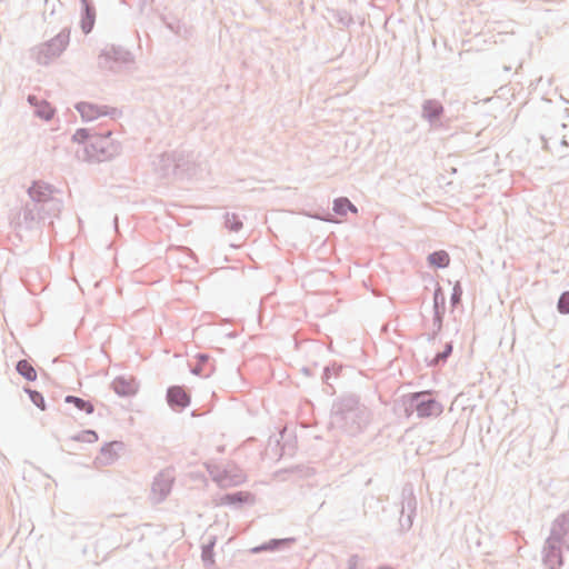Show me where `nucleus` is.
I'll return each instance as SVG.
<instances>
[{
    "instance_id": "nucleus-42",
    "label": "nucleus",
    "mask_w": 569,
    "mask_h": 569,
    "mask_svg": "<svg viewBox=\"0 0 569 569\" xmlns=\"http://www.w3.org/2000/svg\"><path fill=\"white\" fill-rule=\"evenodd\" d=\"M359 560L360 558L358 555H351L348 559V569H357Z\"/></svg>"
},
{
    "instance_id": "nucleus-37",
    "label": "nucleus",
    "mask_w": 569,
    "mask_h": 569,
    "mask_svg": "<svg viewBox=\"0 0 569 569\" xmlns=\"http://www.w3.org/2000/svg\"><path fill=\"white\" fill-rule=\"evenodd\" d=\"M162 21L164 26L174 34L182 36V30L187 32V29L179 20L176 19H168L167 17H162Z\"/></svg>"
},
{
    "instance_id": "nucleus-23",
    "label": "nucleus",
    "mask_w": 569,
    "mask_h": 569,
    "mask_svg": "<svg viewBox=\"0 0 569 569\" xmlns=\"http://www.w3.org/2000/svg\"><path fill=\"white\" fill-rule=\"evenodd\" d=\"M427 262L435 269H445L450 263V256L445 250H437L428 254Z\"/></svg>"
},
{
    "instance_id": "nucleus-19",
    "label": "nucleus",
    "mask_w": 569,
    "mask_h": 569,
    "mask_svg": "<svg viewBox=\"0 0 569 569\" xmlns=\"http://www.w3.org/2000/svg\"><path fill=\"white\" fill-rule=\"evenodd\" d=\"M342 370V366L337 362H332L322 369L321 380L326 385V393L333 395L336 392V388L333 386V381L339 378V375Z\"/></svg>"
},
{
    "instance_id": "nucleus-36",
    "label": "nucleus",
    "mask_w": 569,
    "mask_h": 569,
    "mask_svg": "<svg viewBox=\"0 0 569 569\" xmlns=\"http://www.w3.org/2000/svg\"><path fill=\"white\" fill-rule=\"evenodd\" d=\"M443 318L445 316H438V315H433L432 317V331L430 333H428V341L431 342L433 341L437 336L441 332L442 330V327H443Z\"/></svg>"
},
{
    "instance_id": "nucleus-31",
    "label": "nucleus",
    "mask_w": 569,
    "mask_h": 569,
    "mask_svg": "<svg viewBox=\"0 0 569 569\" xmlns=\"http://www.w3.org/2000/svg\"><path fill=\"white\" fill-rule=\"evenodd\" d=\"M16 370L28 381L37 380V371L27 359L19 360L16 365Z\"/></svg>"
},
{
    "instance_id": "nucleus-38",
    "label": "nucleus",
    "mask_w": 569,
    "mask_h": 569,
    "mask_svg": "<svg viewBox=\"0 0 569 569\" xmlns=\"http://www.w3.org/2000/svg\"><path fill=\"white\" fill-rule=\"evenodd\" d=\"M462 292H463L462 287L460 284V282L457 281L452 288V292L450 296V305L452 308H456L461 303Z\"/></svg>"
},
{
    "instance_id": "nucleus-9",
    "label": "nucleus",
    "mask_w": 569,
    "mask_h": 569,
    "mask_svg": "<svg viewBox=\"0 0 569 569\" xmlns=\"http://www.w3.org/2000/svg\"><path fill=\"white\" fill-rule=\"evenodd\" d=\"M506 459L513 467L528 466L531 460V445L526 440L513 441L506 453Z\"/></svg>"
},
{
    "instance_id": "nucleus-6",
    "label": "nucleus",
    "mask_w": 569,
    "mask_h": 569,
    "mask_svg": "<svg viewBox=\"0 0 569 569\" xmlns=\"http://www.w3.org/2000/svg\"><path fill=\"white\" fill-rule=\"evenodd\" d=\"M70 41V30L62 29L56 37L31 49V57L42 66L58 58L67 48Z\"/></svg>"
},
{
    "instance_id": "nucleus-4",
    "label": "nucleus",
    "mask_w": 569,
    "mask_h": 569,
    "mask_svg": "<svg viewBox=\"0 0 569 569\" xmlns=\"http://www.w3.org/2000/svg\"><path fill=\"white\" fill-rule=\"evenodd\" d=\"M401 400L407 418L413 412H417L419 418L439 417L443 411V406L435 398L431 390L410 392Z\"/></svg>"
},
{
    "instance_id": "nucleus-30",
    "label": "nucleus",
    "mask_w": 569,
    "mask_h": 569,
    "mask_svg": "<svg viewBox=\"0 0 569 569\" xmlns=\"http://www.w3.org/2000/svg\"><path fill=\"white\" fill-rule=\"evenodd\" d=\"M217 542L216 537H210L207 543H204L201 548V558L207 568L214 565V546Z\"/></svg>"
},
{
    "instance_id": "nucleus-10",
    "label": "nucleus",
    "mask_w": 569,
    "mask_h": 569,
    "mask_svg": "<svg viewBox=\"0 0 569 569\" xmlns=\"http://www.w3.org/2000/svg\"><path fill=\"white\" fill-rule=\"evenodd\" d=\"M74 108L80 113L83 121H91L98 119L101 116H110L112 119H114L119 112L117 108L99 106L84 101L77 102Z\"/></svg>"
},
{
    "instance_id": "nucleus-5",
    "label": "nucleus",
    "mask_w": 569,
    "mask_h": 569,
    "mask_svg": "<svg viewBox=\"0 0 569 569\" xmlns=\"http://www.w3.org/2000/svg\"><path fill=\"white\" fill-rule=\"evenodd\" d=\"M121 152V144L112 138V130L98 129L89 147L83 148V160L103 162L111 160Z\"/></svg>"
},
{
    "instance_id": "nucleus-11",
    "label": "nucleus",
    "mask_w": 569,
    "mask_h": 569,
    "mask_svg": "<svg viewBox=\"0 0 569 569\" xmlns=\"http://www.w3.org/2000/svg\"><path fill=\"white\" fill-rule=\"evenodd\" d=\"M166 399L172 410L181 412L190 405L191 395L186 386L174 385L167 389Z\"/></svg>"
},
{
    "instance_id": "nucleus-43",
    "label": "nucleus",
    "mask_w": 569,
    "mask_h": 569,
    "mask_svg": "<svg viewBox=\"0 0 569 569\" xmlns=\"http://www.w3.org/2000/svg\"><path fill=\"white\" fill-rule=\"evenodd\" d=\"M27 100H28L29 104L31 107H33V110L36 109L37 104H40L42 102V100H39L38 97L34 94H29Z\"/></svg>"
},
{
    "instance_id": "nucleus-14",
    "label": "nucleus",
    "mask_w": 569,
    "mask_h": 569,
    "mask_svg": "<svg viewBox=\"0 0 569 569\" xmlns=\"http://www.w3.org/2000/svg\"><path fill=\"white\" fill-rule=\"evenodd\" d=\"M296 538H273L268 541L262 542L259 546L251 548L249 551L252 555L261 553V552H279L286 549L291 548L296 543Z\"/></svg>"
},
{
    "instance_id": "nucleus-17",
    "label": "nucleus",
    "mask_w": 569,
    "mask_h": 569,
    "mask_svg": "<svg viewBox=\"0 0 569 569\" xmlns=\"http://www.w3.org/2000/svg\"><path fill=\"white\" fill-rule=\"evenodd\" d=\"M173 485V476L170 471H161L152 482V492L159 495V501H162L170 493Z\"/></svg>"
},
{
    "instance_id": "nucleus-35",
    "label": "nucleus",
    "mask_w": 569,
    "mask_h": 569,
    "mask_svg": "<svg viewBox=\"0 0 569 569\" xmlns=\"http://www.w3.org/2000/svg\"><path fill=\"white\" fill-rule=\"evenodd\" d=\"M242 221L237 213L227 212L224 214V227L233 232H238L242 228Z\"/></svg>"
},
{
    "instance_id": "nucleus-44",
    "label": "nucleus",
    "mask_w": 569,
    "mask_h": 569,
    "mask_svg": "<svg viewBox=\"0 0 569 569\" xmlns=\"http://www.w3.org/2000/svg\"><path fill=\"white\" fill-rule=\"evenodd\" d=\"M311 370H312L311 368H307V367L302 368V372L307 376H311Z\"/></svg>"
},
{
    "instance_id": "nucleus-2",
    "label": "nucleus",
    "mask_w": 569,
    "mask_h": 569,
    "mask_svg": "<svg viewBox=\"0 0 569 569\" xmlns=\"http://www.w3.org/2000/svg\"><path fill=\"white\" fill-rule=\"evenodd\" d=\"M370 412L355 393H345L333 401L331 423L350 435L358 433L368 422Z\"/></svg>"
},
{
    "instance_id": "nucleus-7",
    "label": "nucleus",
    "mask_w": 569,
    "mask_h": 569,
    "mask_svg": "<svg viewBox=\"0 0 569 569\" xmlns=\"http://www.w3.org/2000/svg\"><path fill=\"white\" fill-rule=\"evenodd\" d=\"M417 512V498L411 482L405 483L401 490V509L399 517V529L407 532L412 528Z\"/></svg>"
},
{
    "instance_id": "nucleus-22",
    "label": "nucleus",
    "mask_w": 569,
    "mask_h": 569,
    "mask_svg": "<svg viewBox=\"0 0 569 569\" xmlns=\"http://www.w3.org/2000/svg\"><path fill=\"white\" fill-rule=\"evenodd\" d=\"M123 448V442L121 441H112L104 443L100 449V455L102 457L104 465L112 463L118 458V449Z\"/></svg>"
},
{
    "instance_id": "nucleus-40",
    "label": "nucleus",
    "mask_w": 569,
    "mask_h": 569,
    "mask_svg": "<svg viewBox=\"0 0 569 569\" xmlns=\"http://www.w3.org/2000/svg\"><path fill=\"white\" fill-rule=\"evenodd\" d=\"M557 310L561 315H568L569 313V291H563L557 302Z\"/></svg>"
},
{
    "instance_id": "nucleus-26",
    "label": "nucleus",
    "mask_w": 569,
    "mask_h": 569,
    "mask_svg": "<svg viewBox=\"0 0 569 569\" xmlns=\"http://www.w3.org/2000/svg\"><path fill=\"white\" fill-rule=\"evenodd\" d=\"M332 210L338 216H346L348 211L357 212V207L347 198L340 197L333 200Z\"/></svg>"
},
{
    "instance_id": "nucleus-8",
    "label": "nucleus",
    "mask_w": 569,
    "mask_h": 569,
    "mask_svg": "<svg viewBox=\"0 0 569 569\" xmlns=\"http://www.w3.org/2000/svg\"><path fill=\"white\" fill-rule=\"evenodd\" d=\"M133 61V54L121 46L108 44L99 54V66L111 71Z\"/></svg>"
},
{
    "instance_id": "nucleus-15",
    "label": "nucleus",
    "mask_w": 569,
    "mask_h": 569,
    "mask_svg": "<svg viewBox=\"0 0 569 569\" xmlns=\"http://www.w3.org/2000/svg\"><path fill=\"white\" fill-rule=\"evenodd\" d=\"M80 28L84 34H89L96 23V7L92 0H80Z\"/></svg>"
},
{
    "instance_id": "nucleus-16",
    "label": "nucleus",
    "mask_w": 569,
    "mask_h": 569,
    "mask_svg": "<svg viewBox=\"0 0 569 569\" xmlns=\"http://www.w3.org/2000/svg\"><path fill=\"white\" fill-rule=\"evenodd\" d=\"M112 390L119 397H132L138 391V385L132 377L118 376L111 382Z\"/></svg>"
},
{
    "instance_id": "nucleus-25",
    "label": "nucleus",
    "mask_w": 569,
    "mask_h": 569,
    "mask_svg": "<svg viewBox=\"0 0 569 569\" xmlns=\"http://www.w3.org/2000/svg\"><path fill=\"white\" fill-rule=\"evenodd\" d=\"M216 481L220 487L239 486L243 481L241 473L231 475L230 470L224 469L217 478Z\"/></svg>"
},
{
    "instance_id": "nucleus-28",
    "label": "nucleus",
    "mask_w": 569,
    "mask_h": 569,
    "mask_svg": "<svg viewBox=\"0 0 569 569\" xmlns=\"http://www.w3.org/2000/svg\"><path fill=\"white\" fill-rule=\"evenodd\" d=\"M253 499L252 495L247 491H236L231 493H227L223 498L224 502L228 505L242 506L244 503L251 502Z\"/></svg>"
},
{
    "instance_id": "nucleus-20",
    "label": "nucleus",
    "mask_w": 569,
    "mask_h": 569,
    "mask_svg": "<svg viewBox=\"0 0 569 569\" xmlns=\"http://www.w3.org/2000/svg\"><path fill=\"white\" fill-rule=\"evenodd\" d=\"M552 136L549 130L545 129V131L540 134V139L543 143L542 148L547 151L555 152L559 156V158H563L569 154V139L566 134H562L559 144L556 146L555 150L550 147L549 141L552 140Z\"/></svg>"
},
{
    "instance_id": "nucleus-39",
    "label": "nucleus",
    "mask_w": 569,
    "mask_h": 569,
    "mask_svg": "<svg viewBox=\"0 0 569 569\" xmlns=\"http://www.w3.org/2000/svg\"><path fill=\"white\" fill-rule=\"evenodd\" d=\"M73 439L82 442H96L98 440V433L92 429H88L78 433Z\"/></svg>"
},
{
    "instance_id": "nucleus-3",
    "label": "nucleus",
    "mask_w": 569,
    "mask_h": 569,
    "mask_svg": "<svg viewBox=\"0 0 569 569\" xmlns=\"http://www.w3.org/2000/svg\"><path fill=\"white\" fill-rule=\"evenodd\" d=\"M569 551V510L559 513L550 525L541 556L548 569H560L565 565L563 551Z\"/></svg>"
},
{
    "instance_id": "nucleus-24",
    "label": "nucleus",
    "mask_w": 569,
    "mask_h": 569,
    "mask_svg": "<svg viewBox=\"0 0 569 569\" xmlns=\"http://www.w3.org/2000/svg\"><path fill=\"white\" fill-rule=\"evenodd\" d=\"M97 132V128H79L73 133L72 141L78 142L79 144H83V148L89 147V143L92 142Z\"/></svg>"
},
{
    "instance_id": "nucleus-29",
    "label": "nucleus",
    "mask_w": 569,
    "mask_h": 569,
    "mask_svg": "<svg viewBox=\"0 0 569 569\" xmlns=\"http://www.w3.org/2000/svg\"><path fill=\"white\" fill-rule=\"evenodd\" d=\"M432 300H433V306H432L433 315L445 316L446 296H445L443 289L439 284H437V287L433 291Z\"/></svg>"
},
{
    "instance_id": "nucleus-21",
    "label": "nucleus",
    "mask_w": 569,
    "mask_h": 569,
    "mask_svg": "<svg viewBox=\"0 0 569 569\" xmlns=\"http://www.w3.org/2000/svg\"><path fill=\"white\" fill-rule=\"evenodd\" d=\"M158 169L164 178L176 177V151L160 157Z\"/></svg>"
},
{
    "instance_id": "nucleus-12",
    "label": "nucleus",
    "mask_w": 569,
    "mask_h": 569,
    "mask_svg": "<svg viewBox=\"0 0 569 569\" xmlns=\"http://www.w3.org/2000/svg\"><path fill=\"white\" fill-rule=\"evenodd\" d=\"M421 116L432 128L441 126V119L445 116L442 103L436 99H427L421 106Z\"/></svg>"
},
{
    "instance_id": "nucleus-33",
    "label": "nucleus",
    "mask_w": 569,
    "mask_h": 569,
    "mask_svg": "<svg viewBox=\"0 0 569 569\" xmlns=\"http://www.w3.org/2000/svg\"><path fill=\"white\" fill-rule=\"evenodd\" d=\"M54 108L46 100H42L40 104L36 106V109L33 110L36 117L49 121L54 116Z\"/></svg>"
},
{
    "instance_id": "nucleus-46",
    "label": "nucleus",
    "mask_w": 569,
    "mask_h": 569,
    "mask_svg": "<svg viewBox=\"0 0 569 569\" xmlns=\"http://www.w3.org/2000/svg\"><path fill=\"white\" fill-rule=\"evenodd\" d=\"M560 128L565 130V129H567V128H568V126H567L566 123H561V124H560Z\"/></svg>"
},
{
    "instance_id": "nucleus-18",
    "label": "nucleus",
    "mask_w": 569,
    "mask_h": 569,
    "mask_svg": "<svg viewBox=\"0 0 569 569\" xmlns=\"http://www.w3.org/2000/svg\"><path fill=\"white\" fill-rule=\"evenodd\" d=\"M194 160L188 154L176 151V178H190L196 174Z\"/></svg>"
},
{
    "instance_id": "nucleus-34",
    "label": "nucleus",
    "mask_w": 569,
    "mask_h": 569,
    "mask_svg": "<svg viewBox=\"0 0 569 569\" xmlns=\"http://www.w3.org/2000/svg\"><path fill=\"white\" fill-rule=\"evenodd\" d=\"M23 391L29 396L30 401L37 408H39L42 411L46 410V408H47L46 400H44L43 395L40 391L34 390V389L30 388L29 386H24Z\"/></svg>"
},
{
    "instance_id": "nucleus-32",
    "label": "nucleus",
    "mask_w": 569,
    "mask_h": 569,
    "mask_svg": "<svg viewBox=\"0 0 569 569\" xmlns=\"http://www.w3.org/2000/svg\"><path fill=\"white\" fill-rule=\"evenodd\" d=\"M453 343L449 341L445 345L443 350L439 351L435 355V357L429 362L431 367H439L447 362L448 358L452 355Z\"/></svg>"
},
{
    "instance_id": "nucleus-13",
    "label": "nucleus",
    "mask_w": 569,
    "mask_h": 569,
    "mask_svg": "<svg viewBox=\"0 0 569 569\" xmlns=\"http://www.w3.org/2000/svg\"><path fill=\"white\" fill-rule=\"evenodd\" d=\"M190 372L201 378H209L216 370V361L208 353L199 352L194 356V362L189 363Z\"/></svg>"
},
{
    "instance_id": "nucleus-27",
    "label": "nucleus",
    "mask_w": 569,
    "mask_h": 569,
    "mask_svg": "<svg viewBox=\"0 0 569 569\" xmlns=\"http://www.w3.org/2000/svg\"><path fill=\"white\" fill-rule=\"evenodd\" d=\"M64 402L73 405L78 410L83 411L87 415H91L94 412L93 403L80 397L68 395L64 397Z\"/></svg>"
},
{
    "instance_id": "nucleus-45",
    "label": "nucleus",
    "mask_w": 569,
    "mask_h": 569,
    "mask_svg": "<svg viewBox=\"0 0 569 569\" xmlns=\"http://www.w3.org/2000/svg\"><path fill=\"white\" fill-rule=\"evenodd\" d=\"M191 416H192V417H199V416H201V413L199 412V410H193V411L191 412Z\"/></svg>"
},
{
    "instance_id": "nucleus-41",
    "label": "nucleus",
    "mask_w": 569,
    "mask_h": 569,
    "mask_svg": "<svg viewBox=\"0 0 569 569\" xmlns=\"http://www.w3.org/2000/svg\"><path fill=\"white\" fill-rule=\"evenodd\" d=\"M337 17H338V22L345 27H348L351 22H353L352 17L346 11L338 12Z\"/></svg>"
},
{
    "instance_id": "nucleus-1",
    "label": "nucleus",
    "mask_w": 569,
    "mask_h": 569,
    "mask_svg": "<svg viewBox=\"0 0 569 569\" xmlns=\"http://www.w3.org/2000/svg\"><path fill=\"white\" fill-rule=\"evenodd\" d=\"M56 189L50 183L34 180L27 190L29 201L12 217L11 226L17 231L41 229L46 220L53 228V219L59 218L63 208L61 199L53 196Z\"/></svg>"
}]
</instances>
